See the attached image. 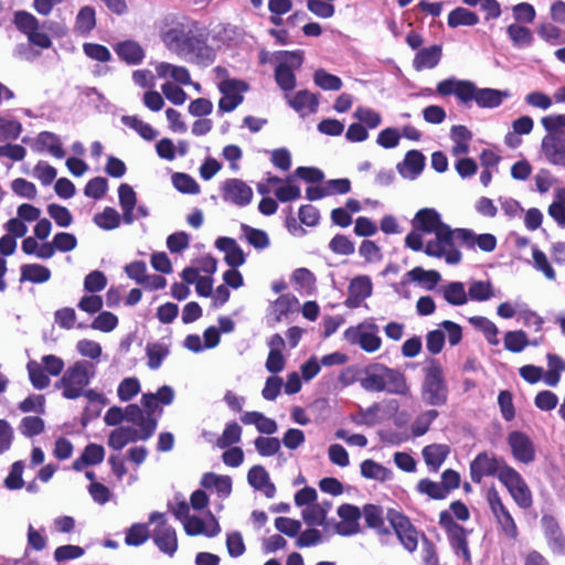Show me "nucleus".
Wrapping results in <instances>:
<instances>
[{"label":"nucleus","instance_id":"obj_17","mask_svg":"<svg viewBox=\"0 0 565 565\" xmlns=\"http://www.w3.org/2000/svg\"><path fill=\"white\" fill-rule=\"evenodd\" d=\"M222 198L225 202L232 203L236 206H247L253 200L252 188L243 180L231 178L223 182Z\"/></svg>","mask_w":565,"mask_h":565},{"label":"nucleus","instance_id":"obj_14","mask_svg":"<svg viewBox=\"0 0 565 565\" xmlns=\"http://www.w3.org/2000/svg\"><path fill=\"white\" fill-rule=\"evenodd\" d=\"M511 97V93L508 89H497L490 87H478L472 81L469 83L467 94V105L475 102L480 108H498L502 105L504 99Z\"/></svg>","mask_w":565,"mask_h":565},{"label":"nucleus","instance_id":"obj_13","mask_svg":"<svg viewBox=\"0 0 565 565\" xmlns=\"http://www.w3.org/2000/svg\"><path fill=\"white\" fill-rule=\"evenodd\" d=\"M540 153L550 164L565 169V131L546 130Z\"/></svg>","mask_w":565,"mask_h":565},{"label":"nucleus","instance_id":"obj_19","mask_svg":"<svg viewBox=\"0 0 565 565\" xmlns=\"http://www.w3.org/2000/svg\"><path fill=\"white\" fill-rule=\"evenodd\" d=\"M337 513L341 519V521L334 525L337 534L341 536H352L360 532L362 512L356 505L350 503L341 504Z\"/></svg>","mask_w":565,"mask_h":565},{"label":"nucleus","instance_id":"obj_25","mask_svg":"<svg viewBox=\"0 0 565 565\" xmlns=\"http://www.w3.org/2000/svg\"><path fill=\"white\" fill-rule=\"evenodd\" d=\"M215 247L225 254L224 260L232 268H237L246 262L243 249L232 237H218L215 241Z\"/></svg>","mask_w":565,"mask_h":565},{"label":"nucleus","instance_id":"obj_4","mask_svg":"<svg viewBox=\"0 0 565 565\" xmlns=\"http://www.w3.org/2000/svg\"><path fill=\"white\" fill-rule=\"evenodd\" d=\"M460 232H466V228L452 230L448 224L441 225L434 234V239L426 243L424 253L430 257L444 258L449 265L459 264L462 254L456 244L461 246Z\"/></svg>","mask_w":565,"mask_h":565},{"label":"nucleus","instance_id":"obj_28","mask_svg":"<svg viewBox=\"0 0 565 565\" xmlns=\"http://www.w3.org/2000/svg\"><path fill=\"white\" fill-rule=\"evenodd\" d=\"M445 224L440 214L435 209L429 207L419 210L413 220V227L426 234H435Z\"/></svg>","mask_w":565,"mask_h":565},{"label":"nucleus","instance_id":"obj_29","mask_svg":"<svg viewBox=\"0 0 565 565\" xmlns=\"http://www.w3.org/2000/svg\"><path fill=\"white\" fill-rule=\"evenodd\" d=\"M156 546L164 554L172 556L178 550V540L175 530L162 522L153 533Z\"/></svg>","mask_w":565,"mask_h":565},{"label":"nucleus","instance_id":"obj_12","mask_svg":"<svg viewBox=\"0 0 565 565\" xmlns=\"http://www.w3.org/2000/svg\"><path fill=\"white\" fill-rule=\"evenodd\" d=\"M217 88L222 94L218 100V113H231L235 110L244 100L243 94L249 86L242 79H222L217 83Z\"/></svg>","mask_w":565,"mask_h":565},{"label":"nucleus","instance_id":"obj_36","mask_svg":"<svg viewBox=\"0 0 565 565\" xmlns=\"http://www.w3.org/2000/svg\"><path fill=\"white\" fill-rule=\"evenodd\" d=\"M116 54L129 65H139L145 58V51L140 44L132 40L119 42L114 47Z\"/></svg>","mask_w":565,"mask_h":565},{"label":"nucleus","instance_id":"obj_59","mask_svg":"<svg viewBox=\"0 0 565 565\" xmlns=\"http://www.w3.org/2000/svg\"><path fill=\"white\" fill-rule=\"evenodd\" d=\"M172 184L182 193L198 194L200 192V185L195 179L183 172H175L172 175Z\"/></svg>","mask_w":565,"mask_h":565},{"label":"nucleus","instance_id":"obj_48","mask_svg":"<svg viewBox=\"0 0 565 565\" xmlns=\"http://www.w3.org/2000/svg\"><path fill=\"white\" fill-rule=\"evenodd\" d=\"M121 122L137 131L138 135L147 141H151L158 136V131L149 124L143 122L138 116L125 115L121 117Z\"/></svg>","mask_w":565,"mask_h":565},{"label":"nucleus","instance_id":"obj_61","mask_svg":"<svg viewBox=\"0 0 565 565\" xmlns=\"http://www.w3.org/2000/svg\"><path fill=\"white\" fill-rule=\"evenodd\" d=\"M254 445L257 452L263 457L274 456L281 448V441L276 437H257Z\"/></svg>","mask_w":565,"mask_h":565},{"label":"nucleus","instance_id":"obj_24","mask_svg":"<svg viewBox=\"0 0 565 565\" xmlns=\"http://www.w3.org/2000/svg\"><path fill=\"white\" fill-rule=\"evenodd\" d=\"M425 156L418 150H409L397 163L396 170L406 180H416L425 168Z\"/></svg>","mask_w":565,"mask_h":565},{"label":"nucleus","instance_id":"obj_30","mask_svg":"<svg viewBox=\"0 0 565 565\" xmlns=\"http://www.w3.org/2000/svg\"><path fill=\"white\" fill-rule=\"evenodd\" d=\"M286 98L288 105L301 116L316 113L319 106L318 96L307 89L297 92L292 97L286 94Z\"/></svg>","mask_w":565,"mask_h":565},{"label":"nucleus","instance_id":"obj_44","mask_svg":"<svg viewBox=\"0 0 565 565\" xmlns=\"http://www.w3.org/2000/svg\"><path fill=\"white\" fill-rule=\"evenodd\" d=\"M146 354L148 358V367L151 370H158L163 360L170 354L169 344L164 342L148 343Z\"/></svg>","mask_w":565,"mask_h":565},{"label":"nucleus","instance_id":"obj_15","mask_svg":"<svg viewBox=\"0 0 565 565\" xmlns=\"http://www.w3.org/2000/svg\"><path fill=\"white\" fill-rule=\"evenodd\" d=\"M388 519L399 543L407 552L414 553L418 546V531L416 527L408 518L398 512H391Z\"/></svg>","mask_w":565,"mask_h":565},{"label":"nucleus","instance_id":"obj_53","mask_svg":"<svg viewBox=\"0 0 565 565\" xmlns=\"http://www.w3.org/2000/svg\"><path fill=\"white\" fill-rule=\"evenodd\" d=\"M548 215L559 227H565V188L556 191L555 198L548 206Z\"/></svg>","mask_w":565,"mask_h":565},{"label":"nucleus","instance_id":"obj_37","mask_svg":"<svg viewBox=\"0 0 565 565\" xmlns=\"http://www.w3.org/2000/svg\"><path fill=\"white\" fill-rule=\"evenodd\" d=\"M443 50L440 45H431L419 50L413 61L416 71L431 70L440 62Z\"/></svg>","mask_w":565,"mask_h":565},{"label":"nucleus","instance_id":"obj_52","mask_svg":"<svg viewBox=\"0 0 565 565\" xmlns=\"http://www.w3.org/2000/svg\"><path fill=\"white\" fill-rule=\"evenodd\" d=\"M313 82L323 90L337 92L343 86L342 79L339 76L328 73L323 68H319L313 73Z\"/></svg>","mask_w":565,"mask_h":565},{"label":"nucleus","instance_id":"obj_20","mask_svg":"<svg viewBox=\"0 0 565 565\" xmlns=\"http://www.w3.org/2000/svg\"><path fill=\"white\" fill-rule=\"evenodd\" d=\"M541 524L550 550L556 555L565 556V535L557 520L551 514H544Z\"/></svg>","mask_w":565,"mask_h":565},{"label":"nucleus","instance_id":"obj_3","mask_svg":"<svg viewBox=\"0 0 565 565\" xmlns=\"http://www.w3.org/2000/svg\"><path fill=\"white\" fill-rule=\"evenodd\" d=\"M422 398L430 406H443L448 401L449 388L439 360L429 358L423 367Z\"/></svg>","mask_w":565,"mask_h":565},{"label":"nucleus","instance_id":"obj_60","mask_svg":"<svg viewBox=\"0 0 565 565\" xmlns=\"http://www.w3.org/2000/svg\"><path fill=\"white\" fill-rule=\"evenodd\" d=\"M149 537V529L145 523H135L126 532L125 543L129 546H140Z\"/></svg>","mask_w":565,"mask_h":565},{"label":"nucleus","instance_id":"obj_9","mask_svg":"<svg viewBox=\"0 0 565 565\" xmlns=\"http://www.w3.org/2000/svg\"><path fill=\"white\" fill-rule=\"evenodd\" d=\"M178 55L206 67L215 61L216 52L207 44V34L194 29Z\"/></svg>","mask_w":565,"mask_h":565},{"label":"nucleus","instance_id":"obj_1","mask_svg":"<svg viewBox=\"0 0 565 565\" xmlns=\"http://www.w3.org/2000/svg\"><path fill=\"white\" fill-rule=\"evenodd\" d=\"M361 387L370 393H386L390 395L405 396L409 393V386L405 374L379 362L367 364L361 371Z\"/></svg>","mask_w":565,"mask_h":565},{"label":"nucleus","instance_id":"obj_22","mask_svg":"<svg viewBox=\"0 0 565 565\" xmlns=\"http://www.w3.org/2000/svg\"><path fill=\"white\" fill-rule=\"evenodd\" d=\"M373 290L372 280L366 275L354 277L349 285V295L344 301L347 308L354 309L361 306L362 301L371 297Z\"/></svg>","mask_w":565,"mask_h":565},{"label":"nucleus","instance_id":"obj_23","mask_svg":"<svg viewBox=\"0 0 565 565\" xmlns=\"http://www.w3.org/2000/svg\"><path fill=\"white\" fill-rule=\"evenodd\" d=\"M126 420L137 426L141 440H148L157 429V420L152 416L145 415L137 404H129L125 408Z\"/></svg>","mask_w":565,"mask_h":565},{"label":"nucleus","instance_id":"obj_26","mask_svg":"<svg viewBox=\"0 0 565 565\" xmlns=\"http://www.w3.org/2000/svg\"><path fill=\"white\" fill-rule=\"evenodd\" d=\"M461 246L468 249L479 247L482 252L491 253L497 247V237L493 234L484 233L477 234L472 230L466 228V232H460Z\"/></svg>","mask_w":565,"mask_h":565},{"label":"nucleus","instance_id":"obj_33","mask_svg":"<svg viewBox=\"0 0 565 565\" xmlns=\"http://www.w3.org/2000/svg\"><path fill=\"white\" fill-rule=\"evenodd\" d=\"M34 149L39 152L47 151L56 159L65 157V151L62 148L61 138L51 131L40 132L34 141Z\"/></svg>","mask_w":565,"mask_h":565},{"label":"nucleus","instance_id":"obj_54","mask_svg":"<svg viewBox=\"0 0 565 565\" xmlns=\"http://www.w3.org/2000/svg\"><path fill=\"white\" fill-rule=\"evenodd\" d=\"M95 25H96L95 9L89 6L83 7L76 15V21H75L76 31L82 34H87L95 28Z\"/></svg>","mask_w":565,"mask_h":565},{"label":"nucleus","instance_id":"obj_2","mask_svg":"<svg viewBox=\"0 0 565 565\" xmlns=\"http://www.w3.org/2000/svg\"><path fill=\"white\" fill-rule=\"evenodd\" d=\"M96 372V363L85 359L75 361L54 383V388L62 390L64 398L76 399L82 396L83 388H86L95 379Z\"/></svg>","mask_w":565,"mask_h":565},{"label":"nucleus","instance_id":"obj_6","mask_svg":"<svg viewBox=\"0 0 565 565\" xmlns=\"http://www.w3.org/2000/svg\"><path fill=\"white\" fill-rule=\"evenodd\" d=\"M278 61L275 67V81L279 88L287 94L296 87L295 68H299L303 62L301 51H279L275 54Z\"/></svg>","mask_w":565,"mask_h":565},{"label":"nucleus","instance_id":"obj_31","mask_svg":"<svg viewBox=\"0 0 565 565\" xmlns=\"http://www.w3.org/2000/svg\"><path fill=\"white\" fill-rule=\"evenodd\" d=\"M436 291L451 306L459 307L468 302L467 290L461 281H450L440 285Z\"/></svg>","mask_w":565,"mask_h":565},{"label":"nucleus","instance_id":"obj_40","mask_svg":"<svg viewBox=\"0 0 565 565\" xmlns=\"http://www.w3.org/2000/svg\"><path fill=\"white\" fill-rule=\"evenodd\" d=\"M20 282L43 284L50 280L51 270L41 264H24L20 267Z\"/></svg>","mask_w":565,"mask_h":565},{"label":"nucleus","instance_id":"obj_43","mask_svg":"<svg viewBox=\"0 0 565 565\" xmlns=\"http://www.w3.org/2000/svg\"><path fill=\"white\" fill-rule=\"evenodd\" d=\"M159 77H171L175 82L182 85H189L191 83V76L184 66H177L170 63L161 62L156 67Z\"/></svg>","mask_w":565,"mask_h":565},{"label":"nucleus","instance_id":"obj_21","mask_svg":"<svg viewBox=\"0 0 565 565\" xmlns=\"http://www.w3.org/2000/svg\"><path fill=\"white\" fill-rule=\"evenodd\" d=\"M299 300L291 294H285L279 296L275 301L269 305L267 323L270 327H275L284 318H287L289 313L298 310Z\"/></svg>","mask_w":565,"mask_h":565},{"label":"nucleus","instance_id":"obj_58","mask_svg":"<svg viewBox=\"0 0 565 565\" xmlns=\"http://www.w3.org/2000/svg\"><path fill=\"white\" fill-rule=\"evenodd\" d=\"M329 249L341 256H350L355 252V244L348 236L343 234L334 235L328 245Z\"/></svg>","mask_w":565,"mask_h":565},{"label":"nucleus","instance_id":"obj_62","mask_svg":"<svg viewBox=\"0 0 565 565\" xmlns=\"http://www.w3.org/2000/svg\"><path fill=\"white\" fill-rule=\"evenodd\" d=\"M439 413L436 409H428L422 413L412 425V433L415 437L425 435L431 423L438 417Z\"/></svg>","mask_w":565,"mask_h":565},{"label":"nucleus","instance_id":"obj_10","mask_svg":"<svg viewBox=\"0 0 565 565\" xmlns=\"http://www.w3.org/2000/svg\"><path fill=\"white\" fill-rule=\"evenodd\" d=\"M343 338L353 345H359L363 351L373 353L382 345V339L379 335V327L372 321H364L355 327H349Z\"/></svg>","mask_w":565,"mask_h":565},{"label":"nucleus","instance_id":"obj_56","mask_svg":"<svg viewBox=\"0 0 565 565\" xmlns=\"http://www.w3.org/2000/svg\"><path fill=\"white\" fill-rule=\"evenodd\" d=\"M416 489L419 493L426 494L434 500H444L448 497L445 487H443L440 482L433 481L428 478L419 480Z\"/></svg>","mask_w":565,"mask_h":565},{"label":"nucleus","instance_id":"obj_11","mask_svg":"<svg viewBox=\"0 0 565 565\" xmlns=\"http://www.w3.org/2000/svg\"><path fill=\"white\" fill-rule=\"evenodd\" d=\"M499 481L507 488L514 502L522 509L532 505L533 499L531 490L521 473L512 466L505 469V472L499 476Z\"/></svg>","mask_w":565,"mask_h":565},{"label":"nucleus","instance_id":"obj_46","mask_svg":"<svg viewBox=\"0 0 565 565\" xmlns=\"http://www.w3.org/2000/svg\"><path fill=\"white\" fill-rule=\"evenodd\" d=\"M29 380L35 390H44L50 386L51 380L41 363L29 361L26 364Z\"/></svg>","mask_w":565,"mask_h":565},{"label":"nucleus","instance_id":"obj_8","mask_svg":"<svg viewBox=\"0 0 565 565\" xmlns=\"http://www.w3.org/2000/svg\"><path fill=\"white\" fill-rule=\"evenodd\" d=\"M509 467L503 457L482 451L470 462V478L475 483H480L486 477L499 479V476L503 475Z\"/></svg>","mask_w":565,"mask_h":565},{"label":"nucleus","instance_id":"obj_5","mask_svg":"<svg viewBox=\"0 0 565 565\" xmlns=\"http://www.w3.org/2000/svg\"><path fill=\"white\" fill-rule=\"evenodd\" d=\"M160 29V38L168 50L179 54L191 33L196 29V23L185 19L168 15L163 19Z\"/></svg>","mask_w":565,"mask_h":565},{"label":"nucleus","instance_id":"obj_41","mask_svg":"<svg viewBox=\"0 0 565 565\" xmlns=\"http://www.w3.org/2000/svg\"><path fill=\"white\" fill-rule=\"evenodd\" d=\"M507 34L516 49L530 47L533 44L534 36L532 31L519 23H512L507 28Z\"/></svg>","mask_w":565,"mask_h":565},{"label":"nucleus","instance_id":"obj_42","mask_svg":"<svg viewBox=\"0 0 565 565\" xmlns=\"http://www.w3.org/2000/svg\"><path fill=\"white\" fill-rule=\"evenodd\" d=\"M447 23L450 28L473 26L479 23V17L467 8L457 7L449 12Z\"/></svg>","mask_w":565,"mask_h":565},{"label":"nucleus","instance_id":"obj_45","mask_svg":"<svg viewBox=\"0 0 565 565\" xmlns=\"http://www.w3.org/2000/svg\"><path fill=\"white\" fill-rule=\"evenodd\" d=\"M361 475L366 479L387 481L392 478V471L372 459H365L361 463Z\"/></svg>","mask_w":565,"mask_h":565},{"label":"nucleus","instance_id":"obj_7","mask_svg":"<svg viewBox=\"0 0 565 565\" xmlns=\"http://www.w3.org/2000/svg\"><path fill=\"white\" fill-rule=\"evenodd\" d=\"M439 525L445 530L454 553L461 557L465 563H470L471 554L468 546L469 532L458 524L447 510L439 513Z\"/></svg>","mask_w":565,"mask_h":565},{"label":"nucleus","instance_id":"obj_34","mask_svg":"<svg viewBox=\"0 0 565 565\" xmlns=\"http://www.w3.org/2000/svg\"><path fill=\"white\" fill-rule=\"evenodd\" d=\"M450 448L444 444H431L423 448L422 455L429 471L437 472L446 461Z\"/></svg>","mask_w":565,"mask_h":565},{"label":"nucleus","instance_id":"obj_64","mask_svg":"<svg viewBox=\"0 0 565 565\" xmlns=\"http://www.w3.org/2000/svg\"><path fill=\"white\" fill-rule=\"evenodd\" d=\"M353 117L370 129H375L382 122V117L377 111L363 106L355 109Z\"/></svg>","mask_w":565,"mask_h":565},{"label":"nucleus","instance_id":"obj_57","mask_svg":"<svg viewBox=\"0 0 565 565\" xmlns=\"http://www.w3.org/2000/svg\"><path fill=\"white\" fill-rule=\"evenodd\" d=\"M529 344L527 335L522 330L508 331L504 334V348L510 352L519 353Z\"/></svg>","mask_w":565,"mask_h":565},{"label":"nucleus","instance_id":"obj_63","mask_svg":"<svg viewBox=\"0 0 565 565\" xmlns=\"http://www.w3.org/2000/svg\"><path fill=\"white\" fill-rule=\"evenodd\" d=\"M242 427L235 423L226 424L222 436L217 439V446L222 449L227 448L241 441Z\"/></svg>","mask_w":565,"mask_h":565},{"label":"nucleus","instance_id":"obj_51","mask_svg":"<svg viewBox=\"0 0 565 565\" xmlns=\"http://www.w3.org/2000/svg\"><path fill=\"white\" fill-rule=\"evenodd\" d=\"M241 230L245 239L256 249H265L269 246L268 234L258 228H254L247 224H242Z\"/></svg>","mask_w":565,"mask_h":565},{"label":"nucleus","instance_id":"obj_39","mask_svg":"<svg viewBox=\"0 0 565 565\" xmlns=\"http://www.w3.org/2000/svg\"><path fill=\"white\" fill-rule=\"evenodd\" d=\"M369 527L376 530L381 536L390 535L391 531L384 526L383 509L375 504H365L362 512Z\"/></svg>","mask_w":565,"mask_h":565},{"label":"nucleus","instance_id":"obj_50","mask_svg":"<svg viewBox=\"0 0 565 565\" xmlns=\"http://www.w3.org/2000/svg\"><path fill=\"white\" fill-rule=\"evenodd\" d=\"M469 322L476 329L482 331L484 338L487 339V341L490 344H492V345L499 344V339H498L499 330H498L497 326L491 320H489L486 317L476 316V317L469 318Z\"/></svg>","mask_w":565,"mask_h":565},{"label":"nucleus","instance_id":"obj_38","mask_svg":"<svg viewBox=\"0 0 565 565\" xmlns=\"http://www.w3.org/2000/svg\"><path fill=\"white\" fill-rule=\"evenodd\" d=\"M201 486L206 489L214 488L220 498H227L232 492V479L228 476L206 472L202 477Z\"/></svg>","mask_w":565,"mask_h":565},{"label":"nucleus","instance_id":"obj_18","mask_svg":"<svg viewBox=\"0 0 565 565\" xmlns=\"http://www.w3.org/2000/svg\"><path fill=\"white\" fill-rule=\"evenodd\" d=\"M411 280L423 285V287L427 290H434L438 288L437 285L441 280V275L439 271L434 269L426 270L423 267H415L406 273L399 284L394 286V290L404 297H408V294L404 291V288Z\"/></svg>","mask_w":565,"mask_h":565},{"label":"nucleus","instance_id":"obj_32","mask_svg":"<svg viewBox=\"0 0 565 565\" xmlns=\"http://www.w3.org/2000/svg\"><path fill=\"white\" fill-rule=\"evenodd\" d=\"M469 79H457L450 77L440 81L437 84L436 90L441 96L455 95L456 98L463 105H467V94L469 88Z\"/></svg>","mask_w":565,"mask_h":565},{"label":"nucleus","instance_id":"obj_55","mask_svg":"<svg viewBox=\"0 0 565 565\" xmlns=\"http://www.w3.org/2000/svg\"><path fill=\"white\" fill-rule=\"evenodd\" d=\"M301 516L309 526H322L327 520V509L321 504H311L302 510Z\"/></svg>","mask_w":565,"mask_h":565},{"label":"nucleus","instance_id":"obj_49","mask_svg":"<svg viewBox=\"0 0 565 565\" xmlns=\"http://www.w3.org/2000/svg\"><path fill=\"white\" fill-rule=\"evenodd\" d=\"M94 223L102 230L113 231L120 226L121 217L114 207L107 206L94 215Z\"/></svg>","mask_w":565,"mask_h":565},{"label":"nucleus","instance_id":"obj_35","mask_svg":"<svg viewBox=\"0 0 565 565\" xmlns=\"http://www.w3.org/2000/svg\"><path fill=\"white\" fill-rule=\"evenodd\" d=\"M139 430L131 426H120L114 429L108 436V446L116 451L121 450L130 443L141 440Z\"/></svg>","mask_w":565,"mask_h":565},{"label":"nucleus","instance_id":"obj_16","mask_svg":"<svg viewBox=\"0 0 565 565\" xmlns=\"http://www.w3.org/2000/svg\"><path fill=\"white\" fill-rule=\"evenodd\" d=\"M507 443L515 461L529 465L536 458L533 440L525 433L512 430L508 434Z\"/></svg>","mask_w":565,"mask_h":565},{"label":"nucleus","instance_id":"obj_27","mask_svg":"<svg viewBox=\"0 0 565 565\" xmlns=\"http://www.w3.org/2000/svg\"><path fill=\"white\" fill-rule=\"evenodd\" d=\"M247 481L255 490L260 491L266 498L271 499L276 494V487L270 481L269 473L260 466H253L247 473Z\"/></svg>","mask_w":565,"mask_h":565},{"label":"nucleus","instance_id":"obj_47","mask_svg":"<svg viewBox=\"0 0 565 565\" xmlns=\"http://www.w3.org/2000/svg\"><path fill=\"white\" fill-rule=\"evenodd\" d=\"M468 301H487L494 297V289L490 281L486 280H473L470 282L468 291Z\"/></svg>","mask_w":565,"mask_h":565}]
</instances>
